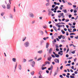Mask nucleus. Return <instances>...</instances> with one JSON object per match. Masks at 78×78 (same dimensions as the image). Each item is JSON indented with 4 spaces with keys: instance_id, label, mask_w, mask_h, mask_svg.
Instances as JSON below:
<instances>
[{
    "instance_id": "1",
    "label": "nucleus",
    "mask_w": 78,
    "mask_h": 78,
    "mask_svg": "<svg viewBox=\"0 0 78 78\" xmlns=\"http://www.w3.org/2000/svg\"><path fill=\"white\" fill-rule=\"evenodd\" d=\"M29 42H26L24 43V45L26 47H28L29 46Z\"/></svg>"
},
{
    "instance_id": "2",
    "label": "nucleus",
    "mask_w": 78,
    "mask_h": 78,
    "mask_svg": "<svg viewBox=\"0 0 78 78\" xmlns=\"http://www.w3.org/2000/svg\"><path fill=\"white\" fill-rule=\"evenodd\" d=\"M54 61L55 62H56V63H59V59H54Z\"/></svg>"
},
{
    "instance_id": "3",
    "label": "nucleus",
    "mask_w": 78,
    "mask_h": 78,
    "mask_svg": "<svg viewBox=\"0 0 78 78\" xmlns=\"http://www.w3.org/2000/svg\"><path fill=\"white\" fill-rule=\"evenodd\" d=\"M29 14H30V17H31L33 18V17H34V15L32 13H30Z\"/></svg>"
},
{
    "instance_id": "4",
    "label": "nucleus",
    "mask_w": 78,
    "mask_h": 78,
    "mask_svg": "<svg viewBox=\"0 0 78 78\" xmlns=\"http://www.w3.org/2000/svg\"><path fill=\"white\" fill-rule=\"evenodd\" d=\"M7 9H10V8H11V6H10V5L9 4H8L7 5Z\"/></svg>"
},
{
    "instance_id": "5",
    "label": "nucleus",
    "mask_w": 78,
    "mask_h": 78,
    "mask_svg": "<svg viewBox=\"0 0 78 78\" xmlns=\"http://www.w3.org/2000/svg\"><path fill=\"white\" fill-rule=\"evenodd\" d=\"M59 25L58 24V23H57L56 24V26H57L58 28H60L61 27H62V25Z\"/></svg>"
},
{
    "instance_id": "6",
    "label": "nucleus",
    "mask_w": 78,
    "mask_h": 78,
    "mask_svg": "<svg viewBox=\"0 0 78 78\" xmlns=\"http://www.w3.org/2000/svg\"><path fill=\"white\" fill-rule=\"evenodd\" d=\"M60 15L62 17V18H64V13H60Z\"/></svg>"
},
{
    "instance_id": "7",
    "label": "nucleus",
    "mask_w": 78,
    "mask_h": 78,
    "mask_svg": "<svg viewBox=\"0 0 78 78\" xmlns=\"http://www.w3.org/2000/svg\"><path fill=\"white\" fill-rule=\"evenodd\" d=\"M52 51V48H51L49 49V53H50H50H51Z\"/></svg>"
},
{
    "instance_id": "8",
    "label": "nucleus",
    "mask_w": 78,
    "mask_h": 78,
    "mask_svg": "<svg viewBox=\"0 0 78 78\" xmlns=\"http://www.w3.org/2000/svg\"><path fill=\"white\" fill-rule=\"evenodd\" d=\"M48 15H50V14H53V12L50 11H48Z\"/></svg>"
},
{
    "instance_id": "9",
    "label": "nucleus",
    "mask_w": 78,
    "mask_h": 78,
    "mask_svg": "<svg viewBox=\"0 0 78 78\" xmlns=\"http://www.w3.org/2000/svg\"><path fill=\"white\" fill-rule=\"evenodd\" d=\"M12 60L13 62H16V58H12Z\"/></svg>"
},
{
    "instance_id": "10",
    "label": "nucleus",
    "mask_w": 78,
    "mask_h": 78,
    "mask_svg": "<svg viewBox=\"0 0 78 78\" xmlns=\"http://www.w3.org/2000/svg\"><path fill=\"white\" fill-rule=\"evenodd\" d=\"M51 57H48V61H51Z\"/></svg>"
},
{
    "instance_id": "11",
    "label": "nucleus",
    "mask_w": 78,
    "mask_h": 78,
    "mask_svg": "<svg viewBox=\"0 0 78 78\" xmlns=\"http://www.w3.org/2000/svg\"><path fill=\"white\" fill-rule=\"evenodd\" d=\"M56 58H59V55H58L56 54V55H55Z\"/></svg>"
},
{
    "instance_id": "12",
    "label": "nucleus",
    "mask_w": 78,
    "mask_h": 78,
    "mask_svg": "<svg viewBox=\"0 0 78 78\" xmlns=\"http://www.w3.org/2000/svg\"><path fill=\"white\" fill-rule=\"evenodd\" d=\"M62 11H64L65 13H67V10L66 9H64L62 10Z\"/></svg>"
},
{
    "instance_id": "13",
    "label": "nucleus",
    "mask_w": 78,
    "mask_h": 78,
    "mask_svg": "<svg viewBox=\"0 0 78 78\" xmlns=\"http://www.w3.org/2000/svg\"><path fill=\"white\" fill-rule=\"evenodd\" d=\"M53 28L54 30H55V31H58V30H57V29L56 30V27H53Z\"/></svg>"
},
{
    "instance_id": "14",
    "label": "nucleus",
    "mask_w": 78,
    "mask_h": 78,
    "mask_svg": "<svg viewBox=\"0 0 78 78\" xmlns=\"http://www.w3.org/2000/svg\"><path fill=\"white\" fill-rule=\"evenodd\" d=\"M58 71H56L55 73L54 76H55V75H57V74H58Z\"/></svg>"
},
{
    "instance_id": "15",
    "label": "nucleus",
    "mask_w": 78,
    "mask_h": 78,
    "mask_svg": "<svg viewBox=\"0 0 78 78\" xmlns=\"http://www.w3.org/2000/svg\"><path fill=\"white\" fill-rule=\"evenodd\" d=\"M62 35H61L60 36H59L58 37V38L59 39H61V38H62Z\"/></svg>"
},
{
    "instance_id": "16",
    "label": "nucleus",
    "mask_w": 78,
    "mask_h": 78,
    "mask_svg": "<svg viewBox=\"0 0 78 78\" xmlns=\"http://www.w3.org/2000/svg\"><path fill=\"white\" fill-rule=\"evenodd\" d=\"M19 69L20 70H21L22 69V67H21V66L20 65H19Z\"/></svg>"
},
{
    "instance_id": "17",
    "label": "nucleus",
    "mask_w": 78,
    "mask_h": 78,
    "mask_svg": "<svg viewBox=\"0 0 78 78\" xmlns=\"http://www.w3.org/2000/svg\"><path fill=\"white\" fill-rule=\"evenodd\" d=\"M37 53H42V51H37Z\"/></svg>"
},
{
    "instance_id": "18",
    "label": "nucleus",
    "mask_w": 78,
    "mask_h": 78,
    "mask_svg": "<svg viewBox=\"0 0 78 78\" xmlns=\"http://www.w3.org/2000/svg\"><path fill=\"white\" fill-rule=\"evenodd\" d=\"M46 64H45V65H46V64H50V62H45Z\"/></svg>"
},
{
    "instance_id": "19",
    "label": "nucleus",
    "mask_w": 78,
    "mask_h": 78,
    "mask_svg": "<svg viewBox=\"0 0 78 78\" xmlns=\"http://www.w3.org/2000/svg\"><path fill=\"white\" fill-rule=\"evenodd\" d=\"M40 33L42 35H43L44 34V32L42 31H40Z\"/></svg>"
},
{
    "instance_id": "20",
    "label": "nucleus",
    "mask_w": 78,
    "mask_h": 78,
    "mask_svg": "<svg viewBox=\"0 0 78 78\" xmlns=\"http://www.w3.org/2000/svg\"><path fill=\"white\" fill-rule=\"evenodd\" d=\"M27 39V37H25L23 39V41H25V39Z\"/></svg>"
},
{
    "instance_id": "21",
    "label": "nucleus",
    "mask_w": 78,
    "mask_h": 78,
    "mask_svg": "<svg viewBox=\"0 0 78 78\" xmlns=\"http://www.w3.org/2000/svg\"><path fill=\"white\" fill-rule=\"evenodd\" d=\"M61 31L62 32V34H65V31L63 30H62Z\"/></svg>"
},
{
    "instance_id": "22",
    "label": "nucleus",
    "mask_w": 78,
    "mask_h": 78,
    "mask_svg": "<svg viewBox=\"0 0 78 78\" xmlns=\"http://www.w3.org/2000/svg\"><path fill=\"white\" fill-rule=\"evenodd\" d=\"M68 30L69 31V32H70V33H72V31L70 30V29H68Z\"/></svg>"
},
{
    "instance_id": "23",
    "label": "nucleus",
    "mask_w": 78,
    "mask_h": 78,
    "mask_svg": "<svg viewBox=\"0 0 78 78\" xmlns=\"http://www.w3.org/2000/svg\"><path fill=\"white\" fill-rule=\"evenodd\" d=\"M46 48H48V43H46Z\"/></svg>"
},
{
    "instance_id": "24",
    "label": "nucleus",
    "mask_w": 78,
    "mask_h": 78,
    "mask_svg": "<svg viewBox=\"0 0 78 78\" xmlns=\"http://www.w3.org/2000/svg\"><path fill=\"white\" fill-rule=\"evenodd\" d=\"M2 8H3L4 9H5L6 8V7H5V5H2Z\"/></svg>"
},
{
    "instance_id": "25",
    "label": "nucleus",
    "mask_w": 78,
    "mask_h": 78,
    "mask_svg": "<svg viewBox=\"0 0 78 78\" xmlns=\"http://www.w3.org/2000/svg\"><path fill=\"white\" fill-rule=\"evenodd\" d=\"M68 5H72V3H71L70 2H68Z\"/></svg>"
},
{
    "instance_id": "26",
    "label": "nucleus",
    "mask_w": 78,
    "mask_h": 78,
    "mask_svg": "<svg viewBox=\"0 0 78 78\" xmlns=\"http://www.w3.org/2000/svg\"><path fill=\"white\" fill-rule=\"evenodd\" d=\"M31 75H34V72L33 71L32 72H31Z\"/></svg>"
},
{
    "instance_id": "27",
    "label": "nucleus",
    "mask_w": 78,
    "mask_h": 78,
    "mask_svg": "<svg viewBox=\"0 0 78 78\" xmlns=\"http://www.w3.org/2000/svg\"><path fill=\"white\" fill-rule=\"evenodd\" d=\"M42 73V72L40 71L39 72L38 74L40 75H41V74Z\"/></svg>"
},
{
    "instance_id": "28",
    "label": "nucleus",
    "mask_w": 78,
    "mask_h": 78,
    "mask_svg": "<svg viewBox=\"0 0 78 78\" xmlns=\"http://www.w3.org/2000/svg\"><path fill=\"white\" fill-rule=\"evenodd\" d=\"M47 26L46 25H45V26H43V27L44 28H47V27L46 26Z\"/></svg>"
},
{
    "instance_id": "29",
    "label": "nucleus",
    "mask_w": 78,
    "mask_h": 78,
    "mask_svg": "<svg viewBox=\"0 0 78 78\" xmlns=\"http://www.w3.org/2000/svg\"><path fill=\"white\" fill-rule=\"evenodd\" d=\"M75 34L73 33H71L70 34V35H73Z\"/></svg>"
},
{
    "instance_id": "30",
    "label": "nucleus",
    "mask_w": 78,
    "mask_h": 78,
    "mask_svg": "<svg viewBox=\"0 0 78 78\" xmlns=\"http://www.w3.org/2000/svg\"><path fill=\"white\" fill-rule=\"evenodd\" d=\"M66 66H70V64H68L66 65Z\"/></svg>"
},
{
    "instance_id": "31",
    "label": "nucleus",
    "mask_w": 78,
    "mask_h": 78,
    "mask_svg": "<svg viewBox=\"0 0 78 78\" xmlns=\"http://www.w3.org/2000/svg\"><path fill=\"white\" fill-rule=\"evenodd\" d=\"M56 48H59V46H58V45L56 44Z\"/></svg>"
},
{
    "instance_id": "32",
    "label": "nucleus",
    "mask_w": 78,
    "mask_h": 78,
    "mask_svg": "<svg viewBox=\"0 0 78 78\" xmlns=\"http://www.w3.org/2000/svg\"><path fill=\"white\" fill-rule=\"evenodd\" d=\"M62 68H63V66H61L60 67V69L61 70H62Z\"/></svg>"
},
{
    "instance_id": "33",
    "label": "nucleus",
    "mask_w": 78,
    "mask_h": 78,
    "mask_svg": "<svg viewBox=\"0 0 78 78\" xmlns=\"http://www.w3.org/2000/svg\"><path fill=\"white\" fill-rule=\"evenodd\" d=\"M69 20L68 19L66 20V22H69Z\"/></svg>"
},
{
    "instance_id": "34",
    "label": "nucleus",
    "mask_w": 78,
    "mask_h": 78,
    "mask_svg": "<svg viewBox=\"0 0 78 78\" xmlns=\"http://www.w3.org/2000/svg\"><path fill=\"white\" fill-rule=\"evenodd\" d=\"M70 77L71 78H75V77L72 76H70Z\"/></svg>"
},
{
    "instance_id": "35",
    "label": "nucleus",
    "mask_w": 78,
    "mask_h": 78,
    "mask_svg": "<svg viewBox=\"0 0 78 78\" xmlns=\"http://www.w3.org/2000/svg\"><path fill=\"white\" fill-rule=\"evenodd\" d=\"M73 7L74 8H76V5H73Z\"/></svg>"
},
{
    "instance_id": "36",
    "label": "nucleus",
    "mask_w": 78,
    "mask_h": 78,
    "mask_svg": "<svg viewBox=\"0 0 78 78\" xmlns=\"http://www.w3.org/2000/svg\"><path fill=\"white\" fill-rule=\"evenodd\" d=\"M71 53H73V54H74V53H75V51H72Z\"/></svg>"
},
{
    "instance_id": "37",
    "label": "nucleus",
    "mask_w": 78,
    "mask_h": 78,
    "mask_svg": "<svg viewBox=\"0 0 78 78\" xmlns=\"http://www.w3.org/2000/svg\"><path fill=\"white\" fill-rule=\"evenodd\" d=\"M39 78H42V75H40V76H39Z\"/></svg>"
},
{
    "instance_id": "38",
    "label": "nucleus",
    "mask_w": 78,
    "mask_h": 78,
    "mask_svg": "<svg viewBox=\"0 0 78 78\" xmlns=\"http://www.w3.org/2000/svg\"><path fill=\"white\" fill-rule=\"evenodd\" d=\"M46 6H48V5H49V3H46Z\"/></svg>"
},
{
    "instance_id": "39",
    "label": "nucleus",
    "mask_w": 78,
    "mask_h": 78,
    "mask_svg": "<svg viewBox=\"0 0 78 78\" xmlns=\"http://www.w3.org/2000/svg\"><path fill=\"white\" fill-rule=\"evenodd\" d=\"M76 31V29L74 28L73 29V31Z\"/></svg>"
},
{
    "instance_id": "40",
    "label": "nucleus",
    "mask_w": 78,
    "mask_h": 78,
    "mask_svg": "<svg viewBox=\"0 0 78 78\" xmlns=\"http://www.w3.org/2000/svg\"><path fill=\"white\" fill-rule=\"evenodd\" d=\"M41 59H42V58H40L37 60V61H40V60H41Z\"/></svg>"
},
{
    "instance_id": "41",
    "label": "nucleus",
    "mask_w": 78,
    "mask_h": 78,
    "mask_svg": "<svg viewBox=\"0 0 78 78\" xmlns=\"http://www.w3.org/2000/svg\"><path fill=\"white\" fill-rule=\"evenodd\" d=\"M70 37L71 39H73V36H71Z\"/></svg>"
},
{
    "instance_id": "42",
    "label": "nucleus",
    "mask_w": 78,
    "mask_h": 78,
    "mask_svg": "<svg viewBox=\"0 0 78 78\" xmlns=\"http://www.w3.org/2000/svg\"><path fill=\"white\" fill-rule=\"evenodd\" d=\"M17 64L16 63L15 65V69H16V67H17Z\"/></svg>"
},
{
    "instance_id": "43",
    "label": "nucleus",
    "mask_w": 78,
    "mask_h": 78,
    "mask_svg": "<svg viewBox=\"0 0 78 78\" xmlns=\"http://www.w3.org/2000/svg\"><path fill=\"white\" fill-rule=\"evenodd\" d=\"M71 17H72V15H70L69 16V18H71Z\"/></svg>"
},
{
    "instance_id": "44",
    "label": "nucleus",
    "mask_w": 78,
    "mask_h": 78,
    "mask_svg": "<svg viewBox=\"0 0 78 78\" xmlns=\"http://www.w3.org/2000/svg\"><path fill=\"white\" fill-rule=\"evenodd\" d=\"M59 70V68L58 67H57V69L56 70V72H58V70Z\"/></svg>"
},
{
    "instance_id": "45",
    "label": "nucleus",
    "mask_w": 78,
    "mask_h": 78,
    "mask_svg": "<svg viewBox=\"0 0 78 78\" xmlns=\"http://www.w3.org/2000/svg\"><path fill=\"white\" fill-rule=\"evenodd\" d=\"M51 57H52V58H55V55H51Z\"/></svg>"
},
{
    "instance_id": "46",
    "label": "nucleus",
    "mask_w": 78,
    "mask_h": 78,
    "mask_svg": "<svg viewBox=\"0 0 78 78\" xmlns=\"http://www.w3.org/2000/svg\"><path fill=\"white\" fill-rule=\"evenodd\" d=\"M62 37L63 39H65V37H64V36H63L62 35Z\"/></svg>"
},
{
    "instance_id": "47",
    "label": "nucleus",
    "mask_w": 78,
    "mask_h": 78,
    "mask_svg": "<svg viewBox=\"0 0 78 78\" xmlns=\"http://www.w3.org/2000/svg\"><path fill=\"white\" fill-rule=\"evenodd\" d=\"M1 15L2 16H3V15H4V13H1Z\"/></svg>"
},
{
    "instance_id": "48",
    "label": "nucleus",
    "mask_w": 78,
    "mask_h": 78,
    "mask_svg": "<svg viewBox=\"0 0 78 78\" xmlns=\"http://www.w3.org/2000/svg\"><path fill=\"white\" fill-rule=\"evenodd\" d=\"M32 63L33 64H35V62L34 61H33Z\"/></svg>"
},
{
    "instance_id": "49",
    "label": "nucleus",
    "mask_w": 78,
    "mask_h": 78,
    "mask_svg": "<svg viewBox=\"0 0 78 78\" xmlns=\"http://www.w3.org/2000/svg\"><path fill=\"white\" fill-rule=\"evenodd\" d=\"M27 61V60H26L24 58L23 59V61L24 62H26V61Z\"/></svg>"
},
{
    "instance_id": "50",
    "label": "nucleus",
    "mask_w": 78,
    "mask_h": 78,
    "mask_svg": "<svg viewBox=\"0 0 78 78\" xmlns=\"http://www.w3.org/2000/svg\"><path fill=\"white\" fill-rule=\"evenodd\" d=\"M66 58H68V57H69V55H68V54L66 55Z\"/></svg>"
},
{
    "instance_id": "51",
    "label": "nucleus",
    "mask_w": 78,
    "mask_h": 78,
    "mask_svg": "<svg viewBox=\"0 0 78 78\" xmlns=\"http://www.w3.org/2000/svg\"><path fill=\"white\" fill-rule=\"evenodd\" d=\"M77 59L76 58H75V59H74V61H75V62H76V61Z\"/></svg>"
},
{
    "instance_id": "52",
    "label": "nucleus",
    "mask_w": 78,
    "mask_h": 78,
    "mask_svg": "<svg viewBox=\"0 0 78 78\" xmlns=\"http://www.w3.org/2000/svg\"><path fill=\"white\" fill-rule=\"evenodd\" d=\"M73 9H71L70 10V11L71 12H73Z\"/></svg>"
},
{
    "instance_id": "53",
    "label": "nucleus",
    "mask_w": 78,
    "mask_h": 78,
    "mask_svg": "<svg viewBox=\"0 0 78 78\" xmlns=\"http://www.w3.org/2000/svg\"><path fill=\"white\" fill-rule=\"evenodd\" d=\"M55 5H52V8H55Z\"/></svg>"
},
{
    "instance_id": "54",
    "label": "nucleus",
    "mask_w": 78,
    "mask_h": 78,
    "mask_svg": "<svg viewBox=\"0 0 78 78\" xmlns=\"http://www.w3.org/2000/svg\"><path fill=\"white\" fill-rule=\"evenodd\" d=\"M77 12V11L76 10H74V13H76Z\"/></svg>"
},
{
    "instance_id": "55",
    "label": "nucleus",
    "mask_w": 78,
    "mask_h": 78,
    "mask_svg": "<svg viewBox=\"0 0 78 78\" xmlns=\"http://www.w3.org/2000/svg\"><path fill=\"white\" fill-rule=\"evenodd\" d=\"M72 45H73V44H69L70 47H71V46H72Z\"/></svg>"
},
{
    "instance_id": "56",
    "label": "nucleus",
    "mask_w": 78,
    "mask_h": 78,
    "mask_svg": "<svg viewBox=\"0 0 78 78\" xmlns=\"http://www.w3.org/2000/svg\"><path fill=\"white\" fill-rule=\"evenodd\" d=\"M46 73H49V71H48V70H47L46 71Z\"/></svg>"
},
{
    "instance_id": "57",
    "label": "nucleus",
    "mask_w": 78,
    "mask_h": 78,
    "mask_svg": "<svg viewBox=\"0 0 78 78\" xmlns=\"http://www.w3.org/2000/svg\"><path fill=\"white\" fill-rule=\"evenodd\" d=\"M55 50L56 51H59V49L57 48Z\"/></svg>"
},
{
    "instance_id": "58",
    "label": "nucleus",
    "mask_w": 78,
    "mask_h": 78,
    "mask_svg": "<svg viewBox=\"0 0 78 78\" xmlns=\"http://www.w3.org/2000/svg\"><path fill=\"white\" fill-rule=\"evenodd\" d=\"M71 68L72 69H74V66H72V67H71Z\"/></svg>"
},
{
    "instance_id": "59",
    "label": "nucleus",
    "mask_w": 78,
    "mask_h": 78,
    "mask_svg": "<svg viewBox=\"0 0 78 78\" xmlns=\"http://www.w3.org/2000/svg\"><path fill=\"white\" fill-rule=\"evenodd\" d=\"M50 68L51 70H52L53 69V66H51V67H50Z\"/></svg>"
},
{
    "instance_id": "60",
    "label": "nucleus",
    "mask_w": 78,
    "mask_h": 78,
    "mask_svg": "<svg viewBox=\"0 0 78 78\" xmlns=\"http://www.w3.org/2000/svg\"><path fill=\"white\" fill-rule=\"evenodd\" d=\"M62 2H63V3H65V1H64V0H62Z\"/></svg>"
},
{
    "instance_id": "61",
    "label": "nucleus",
    "mask_w": 78,
    "mask_h": 78,
    "mask_svg": "<svg viewBox=\"0 0 78 78\" xmlns=\"http://www.w3.org/2000/svg\"><path fill=\"white\" fill-rule=\"evenodd\" d=\"M66 34L67 36H68L69 35V33H68V32H66Z\"/></svg>"
},
{
    "instance_id": "62",
    "label": "nucleus",
    "mask_w": 78,
    "mask_h": 78,
    "mask_svg": "<svg viewBox=\"0 0 78 78\" xmlns=\"http://www.w3.org/2000/svg\"><path fill=\"white\" fill-rule=\"evenodd\" d=\"M76 24V23H73V25H75Z\"/></svg>"
},
{
    "instance_id": "63",
    "label": "nucleus",
    "mask_w": 78,
    "mask_h": 78,
    "mask_svg": "<svg viewBox=\"0 0 78 78\" xmlns=\"http://www.w3.org/2000/svg\"><path fill=\"white\" fill-rule=\"evenodd\" d=\"M62 75H63V76H65L66 75L65 73H63V74H62Z\"/></svg>"
},
{
    "instance_id": "64",
    "label": "nucleus",
    "mask_w": 78,
    "mask_h": 78,
    "mask_svg": "<svg viewBox=\"0 0 78 78\" xmlns=\"http://www.w3.org/2000/svg\"><path fill=\"white\" fill-rule=\"evenodd\" d=\"M43 39H44V41H46V38H45V37L44 38H43Z\"/></svg>"
}]
</instances>
